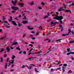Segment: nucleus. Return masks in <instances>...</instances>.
Instances as JSON below:
<instances>
[{"label": "nucleus", "instance_id": "1", "mask_svg": "<svg viewBox=\"0 0 74 74\" xmlns=\"http://www.w3.org/2000/svg\"><path fill=\"white\" fill-rule=\"evenodd\" d=\"M54 19H55L57 20H58L60 21H59L60 22V23L61 24H62V22L61 21V20L63 19V17L62 16H56L54 18Z\"/></svg>", "mask_w": 74, "mask_h": 74}, {"label": "nucleus", "instance_id": "2", "mask_svg": "<svg viewBox=\"0 0 74 74\" xmlns=\"http://www.w3.org/2000/svg\"><path fill=\"white\" fill-rule=\"evenodd\" d=\"M12 8L13 9V10H15V11H16L17 10H18V8H16V7H12Z\"/></svg>", "mask_w": 74, "mask_h": 74}, {"label": "nucleus", "instance_id": "3", "mask_svg": "<svg viewBox=\"0 0 74 74\" xmlns=\"http://www.w3.org/2000/svg\"><path fill=\"white\" fill-rule=\"evenodd\" d=\"M18 4L20 6H21V7H23V5H24V3H19Z\"/></svg>", "mask_w": 74, "mask_h": 74}, {"label": "nucleus", "instance_id": "4", "mask_svg": "<svg viewBox=\"0 0 74 74\" xmlns=\"http://www.w3.org/2000/svg\"><path fill=\"white\" fill-rule=\"evenodd\" d=\"M12 2L13 4L14 5H16V3L17 1H16V0H15V1H12Z\"/></svg>", "mask_w": 74, "mask_h": 74}, {"label": "nucleus", "instance_id": "5", "mask_svg": "<svg viewBox=\"0 0 74 74\" xmlns=\"http://www.w3.org/2000/svg\"><path fill=\"white\" fill-rule=\"evenodd\" d=\"M62 10H63V11H64V10H65L64 8H60L58 9V11H62Z\"/></svg>", "mask_w": 74, "mask_h": 74}, {"label": "nucleus", "instance_id": "6", "mask_svg": "<svg viewBox=\"0 0 74 74\" xmlns=\"http://www.w3.org/2000/svg\"><path fill=\"white\" fill-rule=\"evenodd\" d=\"M8 66V63H6L5 64V69H7V67Z\"/></svg>", "mask_w": 74, "mask_h": 74}, {"label": "nucleus", "instance_id": "7", "mask_svg": "<svg viewBox=\"0 0 74 74\" xmlns=\"http://www.w3.org/2000/svg\"><path fill=\"white\" fill-rule=\"evenodd\" d=\"M6 36H7V34H5L4 35V36L1 38H0V40H3V39H4V38H5V37H6Z\"/></svg>", "mask_w": 74, "mask_h": 74}, {"label": "nucleus", "instance_id": "8", "mask_svg": "<svg viewBox=\"0 0 74 74\" xmlns=\"http://www.w3.org/2000/svg\"><path fill=\"white\" fill-rule=\"evenodd\" d=\"M70 54H74V52H71L69 53H68L67 54V55H69Z\"/></svg>", "mask_w": 74, "mask_h": 74}, {"label": "nucleus", "instance_id": "9", "mask_svg": "<svg viewBox=\"0 0 74 74\" xmlns=\"http://www.w3.org/2000/svg\"><path fill=\"white\" fill-rule=\"evenodd\" d=\"M28 21H23L22 22V23H23L24 24H25L26 23H27Z\"/></svg>", "mask_w": 74, "mask_h": 74}, {"label": "nucleus", "instance_id": "10", "mask_svg": "<svg viewBox=\"0 0 74 74\" xmlns=\"http://www.w3.org/2000/svg\"><path fill=\"white\" fill-rule=\"evenodd\" d=\"M6 49L7 51L8 52H10V49L9 48V47H7L6 48Z\"/></svg>", "mask_w": 74, "mask_h": 74}, {"label": "nucleus", "instance_id": "11", "mask_svg": "<svg viewBox=\"0 0 74 74\" xmlns=\"http://www.w3.org/2000/svg\"><path fill=\"white\" fill-rule=\"evenodd\" d=\"M16 44H18V42H14L13 43V44L12 45V46L13 45H16Z\"/></svg>", "mask_w": 74, "mask_h": 74}, {"label": "nucleus", "instance_id": "12", "mask_svg": "<svg viewBox=\"0 0 74 74\" xmlns=\"http://www.w3.org/2000/svg\"><path fill=\"white\" fill-rule=\"evenodd\" d=\"M56 23V22H55V21H52L51 22V25H55Z\"/></svg>", "mask_w": 74, "mask_h": 74}, {"label": "nucleus", "instance_id": "13", "mask_svg": "<svg viewBox=\"0 0 74 74\" xmlns=\"http://www.w3.org/2000/svg\"><path fill=\"white\" fill-rule=\"evenodd\" d=\"M12 23L14 25H15V26H16L17 25V24H16V23L14 21H13Z\"/></svg>", "mask_w": 74, "mask_h": 74}, {"label": "nucleus", "instance_id": "14", "mask_svg": "<svg viewBox=\"0 0 74 74\" xmlns=\"http://www.w3.org/2000/svg\"><path fill=\"white\" fill-rule=\"evenodd\" d=\"M27 27L28 29L29 30H32L33 29V28H30V27L29 26H28Z\"/></svg>", "mask_w": 74, "mask_h": 74}, {"label": "nucleus", "instance_id": "15", "mask_svg": "<svg viewBox=\"0 0 74 74\" xmlns=\"http://www.w3.org/2000/svg\"><path fill=\"white\" fill-rule=\"evenodd\" d=\"M69 34H70V33L69 32H68V33L67 34H62V36H67V35H69Z\"/></svg>", "mask_w": 74, "mask_h": 74}, {"label": "nucleus", "instance_id": "16", "mask_svg": "<svg viewBox=\"0 0 74 74\" xmlns=\"http://www.w3.org/2000/svg\"><path fill=\"white\" fill-rule=\"evenodd\" d=\"M38 28L39 29L41 30V29H42V26H40Z\"/></svg>", "mask_w": 74, "mask_h": 74}, {"label": "nucleus", "instance_id": "17", "mask_svg": "<svg viewBox=\"0 0 74 74\" xmlns=\"http://www.w3.org/2000/svg\"><path fill=\"white\" fill-rule=\"evenodd\" d=\"M11 64H13L14 63V60H11Z\"/></svg>", "mask_w": 74, "mask_h": 74}, {"label": "nucleus", "instance_id": "18", "mask_svg": "<svg viewBox=\"0 0 74 74\" xmlns=\"http://www.w3.org/2000/svg\"><path fill=\"white\" fill-rule=\"evenodd\" d=\"M12 20V16L10 17V19L9 20V22H11V21Z\"/></svg>", "mask_w": 74, "mask_h": 74}, {"label": "nucleus", "instance_id": "19", "mask_svg": "<svg viewBox=\"0 0 74 74\" xmlns=\"http://www.w3.org/2000/svg\"><path fill=\"white\" fill-rule=\"evenodd\" d=\"M65 12H71V11H70V10H66L65 11Z\"/></svg>", "mask_w": 74, "mask_h": 74}, {"label": "nucleus", "instance_id": "20", "mask_svg": "<svg viewBox=\"0 0 74 74\" xmlns=\"http://www.w3.org/2000/svg\"><path fill=\"white\" fill-rule=\"evenodd\" d=\"M9 63L8 64V67H9V66H10V64H11V62H10V61H9Z\"/></svg>", "mask_w": 74, "mask_h": 74}, {"label": "nucleus", "instance_id": "21", "mask_svg": "<svg viewBox=\"0 0 74 74\" xmlns=\"http://www.w3.org/2000/svg\"><path fill=\"white\" fill-rule=\"evenodd\" d=\"M12 58V59H14V58H15V56L14 55H13Z\"/></svg>", "mask_w": 74, "mask_h": 74}, {"label": "nucleus", "instance_id": "22", "mask_svg": "<svg viewBox=\"0 0 74 74\" xmlns=\"http://www.w3.org/2000/svg\"><path fill=\"white\" fill-rule=\"evenodd\" d=\"M39 34L40 32H38L35 34V36H38V34Z\"/></svg>", "mask_w": 74, "mask_h": 74}, {"label": "nucleus", "instance_id": "23", "mask_svg": "<svg viewBox=\"0 0 74 74\" xmlns=\"http://www.w3.org/2000/svg\"><path fill=\"white\" fill-rule=\"evenodd\" d=\"M3 62V59L2 58H1V63Z\"/></svg>", "mask_w": 74, "mask_h": 74}, {"label": "nucleus", "instance_id": "24", "mask_svg": "<svg viewBox=\"0 0 74 74\" xmlns=\"http://www.w3.org/2000/svg\"><path fill=\"white\" fill-rule=\"evenodd\" d=\"M62 72L63 73L64 72V66L62 67Z\"/></svg>", "mask_w": 74, "mask_h": 74}, {"label": "nucleus", "instance_id": "25", "mask_svg": "<svg viewBox=\"0 0 74 74\" xmlns=\"http://www.w3.org/2000/svg\"><path fill=\"white\" fill-rule=\"evenodd\" d=\"M30 4L31 5H32L33 4H34V2H32Z\"/></svg>", "mask_w": 74, "mask_h": 74}, {"label": "nucleus", "instance_id": "26", "mask_svg": "<svg viewBox=\"0 0 74 74\" xmlns=\"http://www.w3.org/2000/svg\"><path fill=\"white\" fill-rule=\"evenodd\" d=\"M48 17V16H45L44 17V18L45 19V18H47Z\"/></svg>", "mask_w": 74, "mask_h": 74}, {"label": "nucleus", "instance_id": "27", "mask_svg": "<svg viewBox=\"0 0 74 74\" xmlns=\"http://www.w3.org/2000/svg\"><path fill=\"white\" fill-rule=\"evenodd\" d=\"M74 42V40L71 41H70V42L69 43L70 44L71 43H73V42Z\"/></svg>", "mask_w": 74, "mask_h": 74}, {"label": "nucleus", "instance_id": "28", "mask_svg": "<svg viewBox=\"0 0 74 74\" xmlns=\"http://www.w3.org/2000/svg\"><path fill=\"white\" fill-rule=\"evenodd\" d=\"M60 29H62V25H60Z\"/></svg>", "mask_w": 74, "mask_h": 74}, {"label": "nucleus", "instance_id": "29", "mask_svg": "<svg viewBox=\"0 0 74 74\" xmlns=\"http://www.w3.org/2000/svg\"><path fill=\"white\" fill-rule=\"evenodd\" d=\"M38 8L40 9V10H41V9H42V7H41V6H39L38 7Z\"/></svg>", "mask_w": 74, "mask_h": 74}, {"label": "nucleus", "instance_id": "30", "mask_svg": "<svg viewBox=\"0 0 74 74\" xmlns=\"http://www.w3.org/2000/svg\"><path fill=\"white\" fill-rule=\"evenodd\" d=\"M63 7H64V8H66L67 6L66 5H64L63 6Z\"/></svg>", "mask_w": 74, "mask_h": 74}, {"label": "nucleus", "instance_id": "31", "mask_svg": "<svg viewBox=\"0 0 74 74\" xmlns=\"http://www.w3.org/2000/svg\"><path fill=\"white\" fill-rule=\"evenodd\" d=\"M68 32L69 33H70L71 32V30L70 29H68Z\"/></svg>", "mask_w": 74, "mask_h": 74}, {"label": "nucleus", "instance_id": "32", "mask_svg": "<svg viewBox=\"0 0 74 74\" xmlns=\"http://www.w3.org/2000/svg\"><path fill=\"white\" fill-rule=\"evenodd\" d=\"M70 48H69L68 49H67V50L68 52H70Z\"/></svg>", "mask_w": 74, "mask_h": 74}, {"label": "nucleus", "instance_id": "33", "mask_svg": "<svg viewBox=\"0 0 74 74\" xmlns=\"http://www.w3.org/2000/svg\"><path fill=\"white\" fill-rule=\"evenodd\" d=\"M3 51H4V49L3 48H2L1 50V52H2Z\"/></svg>", "mask_w": 74, "mask_h": 74}, {"label": "nucleus", "instance_id": "34", "mask_svg": "<svg viewBox=\"0 0 74 74\" xmlns=\"http://www.w3.org/2000/svg\"><path fill=\"white\" fill-rule=\"evenodd\" d=\"M3 23H7L8 22L7 21H5L3 22Z\"/></svg>", "mask_w": 74, "mask_h": 74}, {"label": "nucleus", "instance_id": "35", "mask_svg": "<svg viewBox=\"0 0 74 74\" xmlns=\"http://www.w3.org/2000/svg\"><path fill=\"white\" fill-rule=\"evenodd\" d=\"M41 4L42 5H45V3H44L43 2H42Z\"/></svg>", "mask_w": 74, "mask_h": 74}, {"label": "nucleus", "instance_id": "36", "mask_svg": "<svg viewBox=\"0 0 74 74\" xmlns=\"http://www.w3.org/2000/svg\"><path fill=\"white\" fill-rule=\"evenodd\" d=\"M72 71L71 70H70L68 72V73H71Z\"/></svg>", "mask_w": 74, "mask_h": 74}, {"label": "nucleus", "instance_id": "37", "mask_svg": "<svg viewBox=\"0 0 74 74\" xmlns=\"http://www.w3.org/2000/svg\"><path fill=\"white\" fill-rule=\"evenodd\" d=\"M67 66V64H64V66H65V67H66V66Z\"/></svg>", "mask_w": 74, "mask_h": 74}, {"label": "nucleus", "instance_id": "38", "mask_svg": "<svg viewBox=\"0 0 74 74\" xmlns=\"http://www.w3.org/2000/svg\"><path fill=\"white\" fill-rule=\"evenodd\" d=\"M16 49H18V50H21V49H20V48H19V47H17L16 48Z\"/></svg>", "mask_w": 74, "mask_h": 74}, {"label": "nucleus", "instance_id": "39", "mask_svg": "<svg viewBox=\"0 0 74 74\" xmlns=\"http://www.w3.org/2000/svg\"><path fill=\"white\" fill-rule=\"evenodd\" d=\"M25 67V66H23L21 67V68H22V69H24Z\"/></svg>", "mask_w": 74, "mask_h": 74}, {"label": "nucleus", "instance_id": "40", "mask_svg": "<svg viewBox=\"0 0 74 74\" xmlns=\"http://www.w3.org/2000/svg\"><path fill=\"white\" fill-rule=\"evenodd\" d=\"M29 46H31V47H33V45L32 44H29Z\"/></svg>", "mask_w": 74, "mask_h": 74}, {"label": "nucleus", "instance_id": "41", "mask_svg": "<svg viewBox=\"0 0 74 74\" xmlns=\"http://www.w3.org/2000/svg\"><path fill=\"white\" fill-rule=\"evenodd\" d=\"M35 71L36 72V73H38V71H37V69L35 70Z\"/></svg>", "mask_w": 74, "mask_h": 74}, {"label": "nucleus", "instance_id": "42", "mask_svg": "<svg viewBox=\"0 0 74 74\" xmlns=\"http://www.w3.org/2000/svg\"><path fill=\"white\" fill-rule=\"evenodd\" d=\"M7 56V54H5L4 55V57H6V56Z\"/></svg>", "mask_w": 74, "mask_h": 74}, {"label": "nucleus", "instance_id": "43", "mask_svg": "<svg viewBox=\"0 0 74 74\" xmlns=\"http://www.w3.org/2000/svg\"><path fill=\"white\" fill-rule=\"evenodd\" d=\"M56 16H57V15H58V14H59V13H58V12H56Z\"/></svg>", "mask_w": 74, "mask_h": 74}, {"label": "nucleus", "instance_id": "44", "mask_svg": "<svg viewBox=\"0 0 74 74\" xmlns=\"http://www.w3.org/2000/svg\"><path fill=\"white\" fill-rule=\"evenodd\" d=\"M71 26H74V24H71Z\"/></svg>", "mask_w": 74, "mask_h": 74}, {"label": "nucleus", "instance_id": "45", "mask_svg": "<svg viewBox=\"0 0 74 74\" xmlns=\"http://www.w3.org/2000/svg\"><path fill=\"white\" fill-rule=\"evenodd\" d=\"M5 17H3V20H5Z\"/></svg>", "mask_w": 74, "mask_h": 74}, {"label": "nucleus", "instance_id": "46", "mask_svg": "<svg viewBox=\"0 0 74 74\" xmlns=\"http://www.w3.org/2000/svg\"><path fill=\"white\" fill-rule=\"evenodd\" d=\"M31 59H32V58H29L27 59L28 60H30Z\"/></svg>", "mask_w": 74, "mask_h": 74}, {"label": "nucleus", "instance_id": "47", "mask_svg": "<svg viewBox=\"0 0 74 74\" xmlns=\"http://www.w3.org/2000/svg\"><path fill=\"white\" fill-rule=\"evenodd\" d=\"M18 26H21V24H20V23H18Z\"/></svg>", "mask_w": 74, "mask_h": 74}, {"label": "nucleus", "instance_id": "48", "mask_svg": "<svg viewBox=\"0 0 74 74\" xmlns=\"http://www.w3.org/2000/svg\"><path fill=\"white\" fill-rule=\"evenodd\" d=\"M40 52H42V51H40V52H38V53H40Z\"/></svg>", "mask_w": 74, "mask_h": 74}, {"label": "nucleus", "instance_id": "49", "mask_svg": "<svg viewBox=\"0 0 74 74\" xmlns=\"http://www.w3.org/2000/svg\"><path fill=\"white\" fill-rule=\"evenodd\" d=\"M8 60H9V58H8L7 60V62H8Z\"/></svg>", "mask_w": 74, "mask_h": 74}, {"label": "nucleus", "instance_id": "50", "mask_svg": "<svg viewBox=\"0 0 74 74\" xmlns=\"http://www.w3.org/2000/svg\"><path fill=\"white\" fill-rule=\"evenodd\" d=\"M32 50H33L32 49H30L29 51V52H30V51H32Z\"/></svg>", "mask_w": 74, "mask_h": 74}, {"label": "nucleus", "instance_id": "51", "mask_svg": "<svg viewBox=\"0 0 74 74\" xmlns=\"http://www.w3.org/2000/svg\"><path fill=\"white\" fill-rule=\"evenodd\" d=\"M26 34H24L23 35V37H25V36H26Z\"/></svg>", "mask_w": 74, "mask_h": 74}, {"label": "nucleus", "instance_id": "52", "mask_svg": "<svg viewBox=\"0 0 74 74\" xmlns=\"http://www.w3.org/2000/svg\"><path fill=\"white\" fill-rule=\"evenodd\" d=\"M51 67H52V66L51 65H50L49 66V68L50 69Z\"/></svg>", "mask_w": 74, "mask_h": 74}, {"label": "nucleus", "instance_id": "53", "mask_svg": "<svg viewBox=\"0 0 74 74\" xmlns=\"http://www.w3.org/2000/svg\"><path fill=\"white\" fill-rule=\"evenodd\" d=\"M60 68H57L56 69V70H60Z\"/></svg>", "mask_w": 74, "mask_h": 74}, {"label": "nucleus", "instance_id": "54", "mask_svg": "<svg viewBox=\"0 0 74 74\" xmlns=\"http://www.w3.org/2000/svg\"><path fill=\"white\" fill-rule=\"evenodd\" d=\"M50 21H51V20H49L47 21V22H50Z\"/></svg>", "mask_w": 74, "mask_h": 74}, {"label": "nucleus", "instance_id": "55", "mask_svg": "<svg viewBox=\"0 0 74 74\" xmlns=\"http://www.w3.org/2000/svg\"><path fill=\"white\" fill-rule=\"evenodd\" d=\"M2 32V29H0V32Z\"/></svg>", "mask_w": 74, "mask_h": 74}, {"label": "nucleus", "instance_id": "56", "mask_svg": "<svg viewBox=\"0 0 74 74\" xmlns=\"http://www.w3.org/2000/svg\"><path fill=\"white\" fill-rule=\"evenodd\" d=\"M32 40H35V38L33 37L32 38Z\"/></svg>", "mask_w": 74, "mask_h": 74}, {"label": "nucleus", "instance_id": "57", "mask_svg": "<svg viewBox=\"0 0 74 74\" xmlns=\"http://www.w3.org/2000/svg\"><path fill=\"white\" fill-rule=\"evenodd\" d=\"M31 43H32V44H34V42H31Z\"/></svg>", "mask_w": 74, "mask_h": 74}, {"label": "nucleus", "instance_id": "58", "mask_svg": "<svg viewBox=\"0 0 74 74\" xmlns=\"http://www.w3.org/2000/svg\"><path fill=\"white\" fill-rule=\"evenodd\" d=\"M1 74H3V72H2L0 73Z\"/></svg>", "mask_w": 74, "mask_h": 74}, {"label": "nucleus", "instance_id": "59", "mask_svg": "<svg viewBox=\"0 0 74 74\" xmlns=\"http://www.w3.org/2000/svg\"><path fill=\"white\" fill-rule=\"evenodd\" d=\"M26 67H27V68L29 69V67L28 66H27V65H26Z\"/></svg>", "mask_w": 74, "mask_h": 74}, {"label": "nucleus", "instance_id": "60", "mask_svg": "<svg viewBox=\"0 0 74 74\" xmlns=\"http://www.w3.org/2000/svg\"><path fill=\"white\" fill-rule=\"evenodd\" d=\"M19 53H20V54H21V53H22V51H20L19 52Z\"/></svg>", "mask_w": 74, "mask_h": 74}, {"label": "nucleus", "instance_id": "61", "mask_svg": "<svg viewBox=\"0 0 74 74\" xmlns=\"http://www.w3.org/2000/svg\"><path fill=\"white\" fill-rule=\"evenodd\" d=\"M24 54H26V52L25 51H24Z\"/></svg>", "mask_w": 74, "mask_h": 74}, {"label": "nucleus", "instance_id": "62", "mask_svg": "<svg viewBox=\"0 0 74 74\" xmlns=\"http://www.w3.org/2000/svg\"><path fill=\"white\" fill-rule=\"evenodd\" d=\"M15 12V11H13L12 12V13H14V12Z\"/></svg>", "mask_w": 74, "mask_h": 74}, {"label": "nucleus", "instance_id": "63", "mask_svg": "<svg viewBox=\"0 0 74 74\" xmlns=\"http://www.w3.org/2000/svg\"><path fill=\"white\" fill-rule=\"evenodd\" d=\"M71 59L72 60H74V58H73V57H72Z\"/></svg>", "mask_w": 74, "mask_h": 74}, {"label": "nucleus", "instance_id": "64", "mask_svg": "<svg viewBox=\"0 0 74 74\" xmlns=\"http://www.w3.org/2000/svg\"><path fill=\"white\" fill-rule=\"evenodd\" d=\"M36 15H38V13H36Z\"/></svg>", "mask_w": 74, "mask_h": 74}]
</instances>
